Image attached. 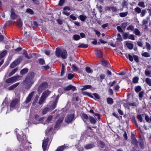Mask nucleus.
Wrapping results in <instances>:
<instances>
[{
	"label": "nucleus",
	"mask_w": 151,
	"mask_h": 151,
	"mask_svg": "<svg viewBox=\"0 0 151 151\" xmlns=\"http://www.w3.org/2000/svg\"><path fill=\"white\" fill-rule=\"evenodd\" d=\"M92 88L91 86L89 85H85L83 86V88L81 89V90H86L87 89H90Z\"/></svg>",
	"instance_id": "c756f323"
},
{
	"label": "nucleus",
	"mask_w": 151,
	"mask_h": 151,
	"mask_svg": "<svg viewBox=\"0 0 151 151\" xmlns=\"http://www.w3.org/2000/svg\"><path fill=\"white\" fill-rule=\"evenodd\" d=\"M48 87V84L46 82L42 83L39 86L38 91L39 93H41L42 91L46 88Z\"/></svg>",
	"instance_id": "39448f33"
},
{
	"label": "nucleus",
	"mask_w": 151,
	"mask_h": 151,
	"mask_svg": "<svg viewBox=\"0 0 151 151\" xmlns=\"http://www.w3.org/2000/svg\"><path fill=\"white\" fill-rule=\"evenodd\" d=\"M146 46L147 49L148 50H150L151 46H150V44L149 43H148L147 42H146Z\"/></svg>",
	"instance_id": "052dcab7"
},
{
	"label": "nucleus",
	"mask_w": 151,
	"mask_h": 151,
	"mask_svg": "<svg viewBox=\"0 0 151 151\" xmlns=\"http://www.w3.org/2000/svg\"><path fill=\"white\" fill-rule=\"evenodd\" d=\"M132 122L134 123L135 125L136 126H137V128L139 129H140V127H138V124H137V123L136 122V120H135V118L134 117H133L132 118Z\"/></svg>",
	"instance_id": "603ef678"
},
{
	"label": "nucleus",
	"mask_w": 151,
	"mask_h": 151,
	"mask_svg": "<svg viewBox=\"0 0 151 151\" xmlns=\"http://www.w3.org/2000/svg\"><path fill=\"white\" fill-rule=\"evenodd\" d=\"M52 119V115L49 116L47 119V122L49 123Z\"/></svg>",
	"instance_id": "13d9d810"
},
{
	"label": "nucleus",
	"mask_w": 151,
	"mask_h": 151,
	"mask_svg": "<svg viewBox=\"0 0 151 151\" xmlns=\"http://www.w3.org/2000/svg\"><path fill=\"white\" fill-rule=\"evenodd\" d=\"M134 10L138 14L140 13L141 12V9L139 7H137L135 8L134 9Z\"/></svg>",
	"instance_id": "5fc2aeb1"
},
{
	"label": "nucleus",
	"mask_w": 151,
	"mask_h": 151,
	"mask_svg": "<svg viewBox=\"0 0 151 151\" xmlns=\"http://www.w3.org/2000/svg\"><path fill=\"white\" fill-rule=\"evenodd\" d=\"M14 10L13 9H11V18L12 19H15L16 17V15L15 13L14 12Z\"/></svg>",
	"instance_id": "a211bd4d"
},
{
	"label": "nucleus",
	"mask_w": 151,
	"mask_h": 151,
	"mask_svg": "<svg viewBox=\"0 0 151 151\" xmlns=\"http://www.w3.org/2000/svg\"><path fill=\"white\" fill-rule=\"evenodd\" d=\"M141 14H140V16L141 17H143L145 16V14L147 12V11L146 10V9H144L143 10H142V11H141Z\"/></svg>",
	"instance_id": "864d4df0"
},
{
	"label": "nucleus",
	"mask_w": 151,
	"mask_h": 151,
	"mask_svg": "<svg viewBox=\"0 0 151 151\" xmlns=\"http://www.w3.org/2000/svg\"><path fill=\"white\" fill-rule=\"evenodd\" d=\"M28 71V69L27 68H24L20 72V74L22 75H24L27 73Z\"/></svg>",
	"instance_id": "412c9836"
},
{
	"label": "nucleus",
	"mask_w": 151,
	"mask_h": 151,
	"mask_svg": "<svg viewBox=\"0 0 151 151\" xmlns=\"http://www.w3.org/2000/svg\"><path fill=\"white\" fill-rule=\"evenodd\" d=\"M139 143L140 148L143 149L145 148V145L144 142L142 139H140L139 141Z\"/></svg>",
	"instance_id": "dca6fc26"
},
{
	"label": "nucleus",
	"mask_w": 151,
	"mask_h": 151,
	"mask_svg": "<svg viewBox=\"0 0 151 151\" xmlns=\"http://www.w3.org/2000/svg\"><path fill=\"white\" fill-rule=\"evenodd\" d=\"M74 117V114H71L68 115L65 118V122L67 123H70L73 120Z\"/></svg>",
	"instance_id": "0eeeda50"
},
{
	"label": "nucleus",
	"mask_w": 151,
	"mask_h": 151,
	"mask_svg": "<svg viewBox=\"0 0 151 151\" xmlns=\"http://www.w3.org/2000/svg\"><path fill=\"white\" fill-rule=\"evenodd\" d=\"M45 99H46L45 98H43L42 96H41L39 102V104L40 105L42 104L43 103Z\"/></svg>",
	"instance_id": "f704fd0d"
},
{
	"label": "nucleus",
	"mask_w": 151,
	"mask_h": 151,
	"mask_svg": "<svg viewBox=\"0 0 151 151\" xmlns=\"http://www.w3.org/2000/svg\"><path fill=\"white\" fill-rule=\"evenodd\" d=\"M58 99H59V96H58L56 97V98L55 99V101L52 104L53 106H54L55 107H56V106L57 105V102H58Z\"/></svg>",
	"instance_id": "a19ab883"
},
{
	"label": "nucleus",
	"mask_w": 151,
	"mask_h": 151,
	"mask_svg": "<svg viewBox=\"0 0 151 151\" xmlns=\"http://www.w3.org/2000/svg\"><path fill=\"white\" fill-rule=\"evenodd\" d=\"M63 89L65 91H68L71 89H72V91H73L76 90V87L71 85H69L68 86L64 88Z\"/></svg>",
	"instance_id": "1a4fd4ad"
},
{
	"label": "nucleus",
	"mask_w": 151,
	"mask_h": 151,
	"mask_svg": "<svg viewBox=\"0 0 151 151\" xmlns=\"http://www.w3.org/2000/svg\"><path fill=\"white\" fill-rule=\"evenodd\" d=\"M116 40L118 41H122V39L121 37V35L118 33L117 35V38H116Z\"/></svg>",
	"instance_id": "bf43d9fd"
},
{
	"label": "nucleus",
	"mask_w": 151,
	"mask_h": 151,
	"mask_svg": "<svg viewBox=\"0 0 151 151\" xmlns=\"http://www.w3.org/2000/svg\"><path fill=\"white\" fill-rule=\"evenodd\" d=\"M88 46L87 44H85L83 43H81L78 46V47L79 48H87Z\"/></svg>",
	"instance_id": "cd10ccee"
},
{
	"label": "nucleus",
	"mask_w": 151,
	"mask_h": 151,
	"mask_svg": "<svg viewBox=\"0 0 151 151\" xmlns=\"http://www.w3.org/2000/svg\"><path fill=\"white\" fill-rule=\"evenodd\" d=\"M20 77V76L18 75L11 77L6 79L5 80V82L8 83H14L17 81Z\"/></svg>",
	"instance_id": "20e7f679"
},
{
	"label": "nucleus",
	"mask_w": 151,
	"mask_h": 151,
	"mask_svg": "<svg viewBox=\"0 0 151 151\" xmlns=\"http://www.w3.org/2000/svg\"><path fill=\"white\" fill-rule=\"evenodd\" d=\"M138 5L139 6L142 7L143 8H145V3L143 1H141L139 2L138 4Z\"/></svg>",
	"instance_id": "a18cd8bd"
},
{
	"label": "nucleus",
	"mask_w": 151,
	"mask_h": 151,
	"mask_svg": "<svg viewBox=\"0 0 151 151\" xmlns=\"http://www.w3.org/2000/svg\"><path fill=\"white\" fill-rule=\"evenodd\" d=\"M95 147V145L93 144H90L84 145V147L86 150L91 149Z\"/></svg>",
	"instance_id": "4468645a"
},
{
	"label": "nucleus",
	"mask_w": 151,
	"mask_h": 151,
	"mask_svg": "<svg viewBox=\"0 0 151 151\" xmlns=\"http://www.w3.org/2000/svg\"><path fill=\"white\" fill-rule=\"evenodd\" d=\"M64 118L63 117H62L61 118H59L56 122L55 125L54 127V129H57L59 126L60 124L63 121Z\"/></svg>",
	"instance_id": "6e6552de"
},
{
	"label": "nucleus",
	"mask_w": 151,
	"mask_h": 151,
	"mask_svg": "<svg viewBox=\"0 0 151 151\" xmlns=\"http://www.w3.org/2000/svg\"><path fill=\"white\" fill-rule=\"evenodd\" d=\"M144 93H145L143 91H141L139 93V97L140 98H142Z\"/></svg>",
	"instance_id": "0e129e2a"
},
{
	"label": "nucleus",
	"mask_w": 151,
	"mask_h": 151,
	"mask_svg": "<svg viewBox=\"0 0 151 151\" xmlns=\"http://www.w3.org/2000/svg\"><path fill=\"white\" fill-rule=\"evenodd\" d=\"M137 118L138 120L140 122H142V118L141 114H139L137 116Z\"/></svg>",
	"instance_id": "09e8293b"
},
{
	"label": "nucleus",
	"mask_w": 151,
	"mask_h": 151,
	"mask_svg": "<svg viewBox=\"0 0 151 151\" xmlns=\"http://www.w3.org/2000/svg\"><path fill=\"white\" fill-rule=\"evenodd\" d=\"M126 45H127L128 48L129 50H132L133 48V44L131 43L126 42Z\"/></svg>",
	"instance_id": "b1692460"
},
{
	"label": "nucleus",
	"mask_w": 151,
	"mask_h": 151,
	"mask_svg": "<svg viewBox=\"0 0 151 151\" xmlns=\"http://www.w3.org/2000/svg\"><path fill=\"white\" fill-rule=\"evenodd\" d=\"M105 77V75L103 74H101L100 75L99 77H96V79L98 81L102 82V81L104 79Z\"/></svg>",
	"instance_id": "ddd939ff"
},
{
	"label": "nucleus",
	"mask_w": 151,
	"mask_h": 151,
	"mask_svg": "<svg viewBox=\"0 0 151 151\" xmlns=\"http://www.w3.org/2000/svg\"><path fill=\"white\" fill-rule=\"evenodd\" d=\"M133 40H135L134 35H129L128 38Z\"/></svg>",
	"instance_id": "69168bd1"
},
{
	"label": "nucleus",
	"mask_w": 151,
	"mask_h": 151,
	"mask_svg": "<svg viewBox=\"0 0 151 151\" xmlns=\"http://www.w3.org/2000/svg\"><path fill=\"white\" fill-rule=\"evenodd\" d=\"M128 14V12H124L120 13L119 14V16L122 17H123L126 16Z\"/></svg>",
	"instance_id": "7c9ffc66"
},
{
	"label": "nucleus",
	"mask_w": 151,
	"mask_h": 151,
	"mask_svg": "<svg viewBox=\"0 0 151 151\" xmlns=\"http://www.w3.org/2000/svg\"><path fill=\"white\" fill-rule=\"evenodd\" d=\"M55 55L58 58L61 57L63 59H66L68 56L66 50H63L62 51L60 48H57L55 51Z\"/></svg>",
	"instance_id": "f03ea898"
},
{
	"label": "nucleus",
	"mask_w": 151,
	"mask_h": 151,
	"mask_svg": "<svg viewBox=\"0 0 151 151\" xmlns=\"http://www.w3.org/2000/svg\"><path fill=\"white\" fill-rule=\"evenodd\" d=\"M145 81L148 85L151 86V79L147 78L145 79Z\"/></svg>",
	"instance_id": "a878e982"
},
{
	"label": "nucleus",
	"mask_w": 151,
	"mask_h": 151,
	"mask_svg": "<svg viewBox=\"0 0 151 151\" xmlns=\"http://www.w3.org/2000/svg\"><path fill=\"white\" fill-rule=\"evenodd\" d=\"M70 65L71 66L73 70L74 71H76L78 70V69L77 67L75 65Z\"/></svg>",
	"instance_id": "3c124183"
},
{
	"label": "nucleus",
	"mask_w": 151,
	"mask_h": 151,
	"mask_svg": "<svg viewBox=\"0 0 151 151\" xmlns=\"http://www.w3.org/2000/svg\"><path fill=\"white\" fill-rule=\"evenodd\" d=\"M82 92L83 95H87L92 98H93V96H92L91 93L85 91H82Z\"/></svg>",
	"instance_id": "2f4dec72"
},
{
	"label": "nucleus",
	"mask_w": 151,
	"mask_h": 151,
	"mask_svg": "<svg viewBox=\"0 0 151 151\" xmlns=\"http://www.w3.org/2000/svg\"><path fill=\"white\" fill-rule=\"evenodd\" d=\"M128 4L127 1L126 0H123L122 4V6L123 7H125V6H127L128 5Z\"/></svg>",
	"instance_id": "c03bdc74"
},
{
	"label": "nucleus",
	"mask_w": 151,
	"mask_h": 151,
	"mask_svg": "<svg viewBox=\"0 0 151 151\" xmlns=\"http://www.w3.org/2000/svg\"><path fill=\"white\" fill-rule=\"evenodd\" d=\"M21 62V60L20 58L17 59L16 60L14 61L16 65H18Z\"/></svg>",
	"instance_id": "6e6d98bb"
},
{
	"label": "nucleus",
	"mask_w": 151,
	"mask_h": 151,
	"mask_svg": "<svg viewBox=\"0 0 151 151\" xmlns=\"http://www.w3.org/2000/svg\"><path fill=\"white\" fill-rule=\"evenodd\" d=\"M135 62L137 63H138L139 62V58L138 56L136 55H134L133 56Z\"/></svg>",
	"instance_id": "4d7b16f0"
},
{
	"label": "nucleus",
	"mask_w": 151,
	"mask_h": 151,
	"mask_svg": "<svg viewBox=\"0 0 151 151\" xmlns=\"http://www.w3.org/2000/svg\"><path fill=\"white\" fill-rule=\"evenodd\" d=\"M17 25L19 27H21L22 25V22L21 19H19L17 21Z\"/></svg>",
	"instance_id": "c9c22d12"
},
{
	"label": "nucleus",
	"mask_w": 151,
	"mask_h": 151,
	"mask_svg": "<svg viewBox=\"0 0 151 151\" xmlns=\"http://www.w3.org/2000/svg\"><path fill=\"white\" fill-rule=\"evenodd\" d=\"M7 53V51L5 50L0 54V60L5 56Z\"/></svg>",
	"instance_id": "e433bc0d"
},
{
	"label": "nucleus",
	"mask_w": 151,
	"mask_h": 151,
	"mask_svg": "<svg viewBox=\"0 0 151 151\" xmlns=\"http://www.w3.org/2000/svg\"><path fill=\"white\" fill-rule=\"evenodd\" d=\"M99 144L100 147L101 148H104V147L105 145V144L103 142H102L101 141H100L99 142Z\"/></svg>",
	"instance_id": "680f3d73"
},
{
	"label": "nucleus",
	"mask_w": 151,
	"mask_h": 151,
	"mask_svg": "<svg viewBox=\"0 0 151 151\" xmlns=\"http://www.w3.org/2000/svg\"><path fill=\"white\" fill-rule=\"evenodd\" d=\"M138 147H136V146L134 145V146L132 147V149L130 151H139V150H137V148Z\"/></svg>",
	"instance_id": "774afa93"
},
{
	"label": "nucleus",
	"mask_w": 151,
	"mask_h": 151,
	"mask_svg": "<svg viewBox=\"0 0 151 151\" xmlns=\"http://www.w3.org/2000/svg\"><path fill=\"white\" fill-rule=\"evenodd\" d=\"M62 68L61 71V76H62L65 73V67L63 64L62 63L61 64Z\"/></svg>",
	"instance_id": "5701e85b"
},
{
	"label": "nucleus",
	"mask_w": 151,
	"mask_h": 151,
	"mask_svg": "<svg viewBox=\"0 0 151 151\" xmlns=\"http://www.w3.org/2000/svg\"><path fill=\"white\" fill-rule=\"evenodd\" d=\"M58 99H59V96H58L56 97V98L55 99V101L52 104L53 106H54L55 107H56V106L57 105V102H58Z\"/></svg>",
	"instance_id": "79ce46f5"
},
{
	"label": "nucleus",
	"mask_w": 151,
	"mask_h": 151,
	"mask_svg": "<svg viewBox=\"0 0 151 151\" xmlns=\"http://www.w3.org/2000/svg\"><path fill=\"white\" fill-rule=\"evenodd\" d=\"M50 109L48 108H45L42 111V113L43 114H46L49 110Z\"/></svg>",
	"instance_id": "ea45409f"
},
{
	"label": "nucleus",
	"mask_w": 151,
	"mask_h": 151,
	"mask_svg": "<svg viewBox=\"0 0 151 151\" xmlns=\"http://www.w3.org/2000/svg\"><path fill=\"white\" fill-rule=\"evenodd\" d=\"M134 33L137 36H140V32L137 29H135L134 30Z\"/></svg>",
	"instance_id": "37998d69"
},
{
	"label": "nucleus",
	"mask_w": 151,
	"mask_h": 151,
	"mask_svg": "<svg viewBox=\"0 0 151 151\" xmlns=\"http://www.w3.org/2000/svg\"><path fill=\"white\" fill-rule=\"evenodd\" d=\"M19 82L16 83L9 87L8 88V89L9 90H13L14 88L17 87L19 85Z\"/></svg>",
	"instance_id": "2eb2a0df"
},
{
	"label": "nucleus",
	"mask_w": 151,
	"mask_h": 151,
	"mask_svg": "<svg viewBox=\"0 0 151 151\" xmlns=\"http://www.w3.org/2000/svg\"><path fill=\"white\" fill-rule=\"evenodd\" d=\"M51 92V91L48 90H47L44 92L42 94L41 96L46 99V98L50 94Z\"/></svg>",
	"instance_id": "9d476101"
},
{
	"label": "nucleus",
	"mask_w": 151,
	"mask_h": 151,
	"mask_svg": "<svg viewBox=\"0 0 151 151\" xmlns=\"http://www.w3.org/2000/svg\"><path fill=\"white\" fill-rule=\"evenodd\" d=\"M142 56H144L146 57H150V54L147 52H144L142 54Z\"/></svg>",
	"instance_id": "de8ad7c7"
},
{
	"label": "nucleus",
	"mask_w": 151,
	"mask_h": 151,
	"mask_svg": "<svg viewBox=\"0 0 151 151\" xmlns=\"http://www.w3.org/2000/svg\"><path fill=\"white\" fill-rule=\"evenodd\" d=\"M35 91H33L29 93L28 96L26 99L25 101L24 102L23 104L24 105V108H27L29 107L30 105L28 103L29 102L32 98L33 96Z\"/></svg>",
	"instance_id": "7ed1b4c3"
},
{
	"label": "nucleus",
	"mask_w": 151,
	"mask_h": 151,
	"mask_svg": "<svg viewBox=\"0 0 151 151\" xmlns=\"http://www.w3.org/2000/svg\"><path fill=\"white\" fill-rule=\"evenodd\" d=\"M129 35L127 33H124L123 35V38L124 39L128 38Z\"/></svg>",
	"instance_id": "e2e57ef3"
},
{
	"label": "nucleus",
	"mask_w": 151,
	"mask_h": 151,
	"mask_svg": "<svg viewBox=\"0 0 151 151\" xmlns=\"http://www.w3.org/2000/svg\"><path fill=\"white\" fill-rule=\"evenodd\" d=\"M96 55L99 58H101L102 57V55L101 51L99 50H96L95 52Z\"/></svg>",
	"instance_id": "6ab92c4d"
},
{
	"label": "nucleus",
	"mask_w": 151,
	"mask_h": 151,
	"mask_svg": "<svg viewBox=\"0 0 151 151\" xmlns=\"http://www.w3.org/2000/svg\"><path fill=\"white\" fill-rule=\"evenodd\" d=\"M35 73L33 72L29 73L27 75L22 84L26 89H29L34 82V78Z\"/></svg>",
	"instance_id": "f257e3e1"
},
{
	"label": "nucleus",
	"mask_w": 151,
	"mask_h": 151,
	"mask_svg": "<svg viewBox=\"0 0 151 151\" xmlns=\"http://www.w3.org/2000/svg\"><path fill=\"white\" fill-rule=\"evenodd\" d=\"M78 18L81 20V21L84 22L87 19V17L85 15H79Z\"/></svg>",
	"instance_id": "f3484780"
},
{
	"label": "nucleus",
	"mask_w": 151,
	"mask_h": 151,
	"mask_svg": "<svg viewBox=\"0 0 151 151\" xmlns=\"http://www.w3.org/2000/svg\"><path fill=\"white\" fill-rule=\"evenodd\" d=\"M80 38V36L78 35H75L73 36V39L75 40H78Z\"/></svg>",
	"instance_id": "c85d7f7f"
},
{
	"label": "nucleus",
	"mask_w": 151,
	"mask_h": 151,
	"mask_svg": "<svg viewBox=\"0 0 151 151\" xmlns=\"http://www.w3.org/2000/svg\"><path fill=\"white\" fill-rule=\"evenodd\" d=\"M139 78L138 77L135 76L132 79V81L133 83H137L138 82V81L139 80Z\"/></svg>",
	"instance_id": "4c0bfd02"
},
{
	"label": "nucleus",
	"mask_w": 151,
	"mask_h": 151,
	"mask_svg": "<svg viewBox=\"0 0 151 151\" xmlns=\"http://www.w3.org/2000/svg\"><path fill=\"white\" fill-rule=\"evenodd\" d=\"M106 101L108 104H112L114 102L113 99L111 98H108L106 99Z\"/></svg>",
	"instance_id": "393cba45"
},
{
	"label": "nucleus",
	"mask_w": 151,
	"mask_h": 151,
	"mask_svg": "<svg viewBox=\"0 0 151 151\" xmlns=\"http://www.w3.org/2000/svg\"><path fill=\"white\" fill-rule=\"evenodd\" d=\"M131 139V143L133 145L136 146V147H138V142L136 138L134 136L132 135Z\"/></svg>",
	"instance_id": "9b49d317"
},
{
	"label": "nucleus",
	"mask_w": 151,
	"mask_h": 151,
	"mask_svg": "<svg viewBox=\"0 0 151 151\" xmlns=\"http://www.w3.org/2000/svg\"><path fill=\"white\" fill-rule=\"evenodd\" d=\"M141 88L140 86H136L135 89V91L136 92L138 93L141 90Z\"/></svg>",
	"instance_id": "49530a36"
},
{
	"label": "nucleus",
	"mask_w": 151,
	"mask_h": 151,
	"mask_svg": "<svg viewBox=\"0 0 151 151\" xmlns=\"http://www.w3.org/2000/svg\"><path fill=\"white\" fill-rule=\"evenodd\" d=\"M26 12L31 15L33 14L34 13L32 9H27Z\"/></svg>",
	"instance_id": "8fccbe9b"
},
{
	"label": "nucleus",
	"mask_w": 151,
	"mask_h": 151,
	"mask_svg": "<svg viewBox=\"0 0 151 151\" xmlns=\"http://www.w3.org/2000/svg\"><path fill=\"white\" fill-rule=\"evenodd\" d=\"M66 147V146L64 145L58 147L55 151H63Z\"/></svg>",
	"instance_id": "aec40b11"
},
{
	"label": "nucleus",
	"mask_w": 151,
	"mask_h": 151,
	"mask_svg": "<svg viewBox=\"0 0 151 151\" xmlns=\"http://www.w3.org/2000/svg\"><path fill=\"white\" fill-rule=\"evenodd\" d=\"M89 119H90V122L91 124H95L96 122V120L92 116H89Z\"/></svg>",
	"instance_id": "4be33fe9"
},
{
	"label": "nucleus",
	"mask_w": 151,
	"mask_h": 151,
	"mask_svg": "<svg viewBox=\"0 0 151 151\" xmlns=\"http://www.w3.org/2000/svg\"><path fill=\"white\" fill-rule=\"evenodd\" d=\"M74 77V75L73 74L71 73H70L68 74V79H71Z\"/></svg>",
	"instance_id": "338daca9"
},
{
	"label": "nucleus",
	"mask_w": 151,
	"mask_h": 151,
	"mask_svg": "<svg viewBox=\"0 0 151 151\" xmlns=\"http://www.w3.org/2000/svg\"><path fill=\"white\" fill-rule=\"evenodd\" d=\"M145 75L148 77H151V71H149L148 69H146L145 72Z\"/></svg>",
	"instance_id": "bb28decb"
},
{
	"label": "nucleus",
	"mask_w": 151,
	"mask_h": 151,
	"mask_svg": "<svg viewBox=\"0 0 151 151\" xmlns=\"http://www.w3.org/2000/svg\"><path fill=\"white\" fill-rule=\"evenodd\" d=\"M18 99H16L13 100L10 104V108L14 107L15 105L18 103Z\"/></svg>",
	"instance_id": "f8f14e48"
},
{
	"label": "nucleus",
	"mask_w": 151,
	"mask_h": 151,
	"mask_svg": "<svg viewBox=\"0 0 151 151\" xmlns=\"http://www.w3.org/2000/svg\"><path fill=\"white\" fill-rule=\"evenodd\" d=\"M39 63L40 65H43L45 64V60L42 58L38 59Z\"/></svg>",
	"instance_id": "473e14b6"
},
{
	"label": "nucleus",
	"mask_w": 151,
	"mask_h": 151,
	"mask_svg": "<svg viewBox=\"0 0 151 151\" xmlns=\"http://www.w3.org/2000/svg\"><path fill=\"white\" fill-rule=\"evenodd\" d=\"M86 70L88 73H92L93 72L92 70L91 69L90 67L87 66L86 68Z\"/></svg>",
	"instance_id": "72a5a7b5"
},
{
	"label": "nucleus",
	"mask_w": 151,
	"mask_h": 151,
	"mask_svg": "<svg viewBox=\"0 0 151 151\" xmlns=\"http://www.w3.org/2000/svg\"><path fill=\"white\" fill-rule=\"evenodd\" d=\"M49 140V138H45L44 140L43 141L42 144V147L43 148V150L45 151L46 150L47 146L48 144Z\"/></svg>",
	"instance_id": "423d86ee"
},
{
	"label": "nucleus",
	"mask_w": 151,
	"mask_h": 151,
	"mask_svg": "<svg viewBox=\"0 0 151 151\" xmlns=\"http://www.w3.org/2000/svg\"><path fill=\"white\" fill-rule=\"evenodd\" d=\"M18 70L17 68L14 69L9 74V76H11L14 74Z\"/></svg>",
	"instance_id": "58836bf2"
}]
</instances>
